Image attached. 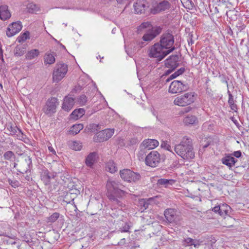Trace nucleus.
Listing matches in <instances>:
<instances>
[{
	"instance_id": "nucleus-1",
	"label": "nucleus",
	"mask_w": 249,
	"mask_h": 249,
	"mask_svg": "<svg viewBox=\"0 0 249 249\" xmlns=\"http://www.w3.org/2000/svg\"><path fill=\"white\" fill-rule=\"evenodd\" d=\"M124 187V186L117 180L109 179L107 181V197L112 204L115 205V207L118 208L122 205V203L118 198L124 194L125 192L123 190Z\"/></svg>"
},
{
	"instance_id": "nucleus-2",
	"label": "nucleus",
	"mask_w": 249,
	"mask_h": 249,
	"mask_svg": "<svg viewBox=\"0 0 249 249\" xmlns=\"http://www.w3.org/2000/svg\"><path fill=\"white\" fill-rule=\"evenodd\" d=\"M174 150L175 152L184 160H189L194 158L192 140L184 137L179 143L175 144Z\"/></svg>"
},
{
	"instance_id": "nucleus-3",
	"label": "nucleus",
	"mask_w": 249,
	"mask_h": 249,
	"mask_svg": "<svg viewBox=\"0 0 249 249\" xmlns=\"http://www.w3.org/2000/svg\"><path fill=\"white\" fill-rule=\"evenodd\" d=\"M173 51L174 48L166 50L157 42L148 48L147 55L151 58H155L157 61H160Z\"/></svg>"
},
{
	"instance_id": "nucleus-4",
	"label": "nucleus",
	"mask_w": 249,
	"mask_h": 249,
	"mask_svg": "<svg viewBox=\"0 0 249 249\" xmlns=\"http://www.w3.org/2000/svg\"><path fill=\"white\" fill-rule=\"evenodd\" d=\"M194 93L187 92L177 96L174 101L175 105L184 107L194 102Z\"/></svg>"
},
{
	"instance_id": "nucleus-5",
	"label": "nucleus",
	"mask_w": 249,
	"mask_h": 249,
	"mask_svg": "<svg viewBox=\"0 0 249 249\" xmlns=\"http://www.w3.org/2000/svg\"><path fill=\"white\" fill-rule=\"evenodd\" d=\"M165 50H170L172 48L175 50L174 46L175 38L174 36L169 32L163 33L160 37V40L158 42Z\"/></svg>"
},
{
	"instance_id": "nucleus-6",
	"label": "nucleus",
	"mask_w": 249,
	"mask_h": 249,
	"mask_svg": "<svg viewBox=\"0 0 249 249\" xmlns=\"http://www.w3.org/2000/svg\"><path fill=\"white\" fill-rule=\"evenodd\" d=\"M120 175L122 179L129 182H137L141 178V176L139 173L134 172L128 169L120 170Z\"/></svg>"
},
{
	"instance_id": "nucleus-7",
	"label": "nucleus",
	"mask_w": 249,
	"mask_h": 249,
	"mask_svg": "<svg viewBox=\"0 0 249 249\" xmlns=\"http://www.w3.org/2000/svg\"><path fill=\"white\" fill-rule=\"evenodd\" d=\"M68 71L67 65L63 63H59L56 65L53 72V81L58 82L65 76Z\"/></svg>"
},
{
	"instance_id": "nucleus-8",
	"label": "nucleus",
	"mask_w": 249,
	"mask_h": 249,
	"mask_svg": "<svg viewBox=\"0 0 249 249\" xmlns=\"http://www.w3.org/2000/svg\"><path fill=\"white\" fill-rule=\"evenodd\" d=\"M160 161V155L156 151L151 152L145 158V164L151 167H155L157 166Z\"/></svg>"
},
{
	"instance_id": "nucleus-9",
	"label": "nucleus",
	"mask_w": 249,
	"mask_h": 249,
	"mask_svg": "<svg viewBox=\"0 0 249 249\" xmlns=\"http://www.w3.org/2000/svg\"><path fill=\"white\" fill-rule=\"evenodd\" d=\"M188 89L187 84L181 81L174 80L170 84L169 92L171 93H179L185 91Z\"/></svg>"
},
{
	"instance_id": "nucleus-10",
	"label": "nucleus",
	"mask_w": 249,
	"mask_h": 249,
	"mask_svg": "<svg viewBox=\"0 0 249 249\" xmlns=\"http://www.w3.org/2000/svg\"><path fill=\"white\" fill-rule=\"evenodd\" d=\"M114 133V129H105L97 133L93 140L95 142H104L110 138Z\"/></svg>"
},
{
	"instance_id": "nucleus-11",
	"label": "nucleus",
	"mask_w": 249,
	"mask_h": 249,
	"mask_svg": "<svg viewBox=\"0 0 249 249\" xmlns=\"http://www.w3.org/2000/svg\"><path fill=\"white\" fill-rule=\"evenodd\" d=\"M57 105V99L56 98L52 97L49 99L43 108L44 113L49 116H51L56 112Z\"/></svg>"
},
{
	"instance_id": "nucleus-12",
	"label": "nucleus",
	"mask_w": 249,
	"mask_h": 249,
	"mask_svg": "<svg viewBox=\"0 0 249 249\" xmlns=\"http://www.w3.org/2000/svg\"><path fill=\"white\" fill-rule=\"evenodd\" d=\"M32 164L31 158L29 156H24L21 159L18 165L19 169H18V171L22 174L27 173L30 169Z\"/></svg>"
},
{
	"instance_id": "nucleus-13",
	"label": "nucleus",
	"mask_w": 249,
	"mask_h": 249,
	"mask_svg": "<svg viewBox=\"0 0 249 249\" xmlns=\"http://www.w3.org/2000/svg\"><path fill=\"white\" fill-rule=\"evenodd\" d=\"M162 29L160 27H154L151 30H146L142 39L143 41L149 42L152 40L161 32Z\"/></svg>"
},
{
	"instance_id": "nucleus-14",
	"label": "nucleus",
	"mask_w": 249,
	"mask_h": 249,
	"mask_svg": "<svg viewBox=\"0 0 249 249\" xmlns=\"http://www.w3.org/2000/svg\"><path fill=\"white\" fill-rule=\"evenodd\" d=\"M22 25L20 21L13 22L10 24L6 30V35L8 37H11L18 33L22 29Z\"/></svg>"
},
{
	"instance_id": "nucleus-15",
	"label": "nucleus",
	"mask_w": 249,
	"mask_h": 249,
	"mask_svg": "<svg viewBox=\"0 0 249 249\" xmlns=\"http://www.w3.org/2000/svg\"><path fill=\"white\" fill-rule=\"evenodd\" d=\"M178 55H172L165 60L164 64L166 67L171 69L167 71L168 73L171 72L178 66Z\"/></svg>"
},
{
	"instance_id": "nucleus-16",
	"label": "nucleus",
	"mask_w": 249,
	"mask_h": 249,
	"mask_svg": "<svg viewBox=\"0 0 249 249\" xmlns=\"http://www.w3.org/2000/svg\"><path fill=\"white\" fill-rule=\"evenodd\" d=\"M171 7L170 2L166 0H163L154 7L152 9V12L154 14H156L161 12L169 10Z\"/></svg>"
},
{
	"instance_id": "nucleus-17",
	"label": "nucleus",
	"mask_w": 249,
	"mask_h": 249,
	"mask_svg": "<svg viewBox=\"0 0 249 249\" xmlns=\"http://www.w3.org/2000/svg\"><path fill=\"white\" fill-rule=\"evenodd\" d=\"M149 7L146 0H137L134 4V10L137 14H142Z\"/></svg>"
},
{
	"instance_id": "nucleus-18",
	"label": "nucleus",
	"mask_w": 249,
	"mask_h": 249,
	"mask_svg": "<svg viewBox=\"0 0 249 249\" xmlns=\"http://www.w3.org/2000/svg\"><path fill=\"white\" fill-rule=\"evenodd\" d=\"M56 174L53 173H50L47 169L42 170L41 174V179L45 185L50 184L51 179L54 178Z\"/></svg>"
},
{
	"instance_id": "nucleus-19",
	"label": "nucleus",
	"mask_w": 249,
	"mask_h": 249,
	"mask_svg": "<svg viewBox=\"0 0 249 249\" xmlns=\"http://www.w3.org/2000/svg\"><path fill=\"white\" fill-rule=\"evenodd\" d=\"M164 216L169 223L177 222L176 212L174 209H167L164 211Z\"/></svg>"
},
{
	"instance_id": "nucleus-20",
	"label": "nucleus",
	"mask_w": 249,
	"mask_h": 249,
	"mask_svg": "<svg viewBox=\"0 0 249 249\" xmlns=\"http://www.w3.org/2000/svg\"><path fill=\"white\" fill-rule=\"evenodd\" d=\"M11 14L9 10L8 6L6 5L0 6V19L2 20H6L10 18Z\"/></svg>"
},
{
	"instance_id": "nucleus-21",
	"label": "nucleus",
	"mask_w": 249,
	"mask_h": 249,
	"mask_svg": "<svg viewBox=\"0 0 249 249\" xmlns=\"http://www.w3.org/2000/svg\"><path fill=\"white\" fill-rule=\"evenodd\" d=\"M6 130L8 132L9 135H15L18 136L19 134H22V133L20 129H19L15 124L12 123H9L6 124Z\"/></svg>"
},
{
	"instance_id": "nucleus-22",
	"label": "nucleus",
	"mask_w": 249,
	"mask_h": 249,
	"mask_svg": "<svg viewBox=\"0 0 249 249\" xmlns=\"http://www.w3.org/2000/svg\"><path fill=\"white\" fill-rule=\"evenodd\" d=\"M97 158L98 155L96 152H93L90 153L86 158V165L90 168H92L94 163L96 162Z\"/></svg>"
},
{
	"instance_id": "nucleus-23",
	"label": "nucleus",
	"mask_w": 249,
	"mask_h": 249,
	"mask_svg": "<svg viewBox=\"0 0 249 249\" xmlns=\"http://www.w3.org/2000/svg\"><path fill=\"white\" fill-rule=\"evenodd\" d=\"M75 102L72 97L66 96L64 99L62 108L67 111H70L72 108Z\"/></svg>"
},
{
	"instance_id": "nucleus-24",
	"label": "nucleus",
	"mask_w": 249,
	"mask_h": 249,
	"mask_svg": "<svg viewBox=\"0 0 249 249\" xmlns=\"http://www.w3.org/2000/svg\"><path fill=\"white\" fill-rule=\"evenodd\" d=\"M159 142L155 139H147L144 140L142 143V147L147 150L153 149L159 145Z\"/></svg>"
},
{
	"instance_id": "nucleus-25",
	"label": "nucleus",
	"mask_w": 249,
	"mask_h": 249,
	"mask_svg": "<svg viewBox=\"0 0 249 249\" xmlns=\"http://www.w3.org/2000/svg\"><path fill=\"white\" fill-rule=\"evenodd\" d=\"M27 47L26 44L18 45L14 50V54L17 56L23 55L26 51Z\"/></svg>"
},
{
	"instance_id": "nucleus-26",
	"label": "nucleus",
	"mask_w": 249,
	"mask_h": 249,
	"mask_svg": "<svg viewBox=\"0 0 249 249\" xmlns=\"http://www.w3.org/2000/svg\"><path fill=\"white\" fill-rule=\"evenodd\" d=\"M237 161V160L231 156H225L222 159V163L230 168L234 165Z\"/></svg>"
},
{
	"instance_id": "nucleus-27",
	"label": "nucleus",
	"mask_w": 249,
	"mask_h": 249,
	"mask_svg": "<svg viewBox=\"0 0 249 249\" xmlns=\"http://www.w3.org/2000/svg\"><path fill=\"white\" fill-rule=\"evenodd\" d=\"M175 183L174 179H167L165 178H160L158 179L157 184L160 187H164L165 188L169 187Z\"/></svg>"
},
{
	"instance_id": "nucleus-28",
	"label": "nucleus",
	"mask_w": 249,
	"mask_h": 249,
	"mask_svg": "<svg viewBox=\"0 0 249 249\" xmlns=\"http://www.w3.org/2000/svg\"><path fill=\"white\" fill-rule=\"evenodd\" d=\"M85 112V111L83 108L75 109L70 115L71 118L73 120H77L82 117Z\"/></svg>"
},
{
	"instance_id": "nucleus-29",
	"label": "nucleus",
	"mask_w": 249,
	"mask_h": 249,
	"mask_svg": "<svg viewBox=\"0 0 249 249\" xmlns=\"http://www.w3.org/2000/svg\"><path fill=\"white\" fill-rule=\"evenodd\" d=\"M39 51L37 49H33L27 52L25 55L27 60H31L36 58L39 54Z\"/></svg>"
},
{
	"instance_id": "nucleus-30",
	"label": "nucleus",
	"mask_w": 249,
	"mask_h": 249,
	"mask_svg": "<svg viewBox=\"0 0 249 249\" xmlns=\"http://www.w3.org/2000/svg\"><path fill=\"white\" fill-rule=\"evenodd\" d=\"M231 212V207L226 204H223L220 205V210L219 215L224 216L225 215H230Z\"/></svg>"
},
{
	"instance_id": "nucleus-31",
	"label": "nucleus",
	"mask_w": 249,
	"mask_h": 249,
	"mask_svg": "<svg viewBox=\"0 0 249 249\" xmlns=\"http://www.w3.org/2000/svg\"><path fill=\"white\" fill-rule=\"evenodd\" d=\"M197 122V119L194 115H188L183 120V122L186 125L195 124Z\"/></svg>"
},
{
	"instance_id": "nucleus-32",
	"label": "nucleus",
	"mask_w": 249,
	"mask_h": 249,
	"mask_svg": "<svg viewBox=\"0 0 249 249\" xmlns=\"http://www.w3.org/2000/svg\"><path fill=\"white\" fill-rule=\"evenodd\" d=\"M3 158L5 160L14 162L16 160V155L11 151H7L3 154Z\"/></svg>"
},
{
	"instance_id": "nucleus-33",
	"label": "nucleus",
	"mask_w": 249,
	"mask_h": 249,
	"mask_svg": "<svg viewBox=\"0 0 249 249\" xmlns=\"http://www.w3.org/2000/svg\"><path fill=\"white\" fill-rule=\"evenodd\" d=\"M83 127L84 126L82 124H74L71 127L70 132L72 135H76L78 134L82 129H83Z\"/></svg>"
},
{
	"instance_id": "nucleus-34",
	"label": "nucleus",
	"mask_w": 249,
	"mask_h": 249,
	"mask_svg": "<svg viewBox=\"0 0 249 249\" xmlns=\"http://www.w3.org/2000/svg\"><path fill=\"white\" fill-rule=\"evenodd\" d=\"M106 170L111 173L116 172L117 170V168L116 166L115 163L112 160H109L106 164Z\"/></svg>"
},
{
	"instance_id": "nucleus-35",
	"label": "nucleus",
	"mask_w": 249,
	"mask_h": 249,
	"mask_svg": "<svg viewBox=\"0 0 249 249\" xmlns=\"http://www.w3.org/2000/svg\"><path fill=\"white\" fill-rule=\"evenodd\" d=\"M69 144L71 149L75 151L80 150L82 147V143L80 142L71 141Z\"/></svg>"
},
{
	"instance_id": "nucleus-36",
	"label": "nucleus",
	"mask_w": 249,
	"mask_h": 249,
	"mask_svg": "<svg viewBox=\"0 0 249 249\" xmlns=\"http://www.w3.org/2000/svg\"><path fill=\"white\" fill-rule=\"evenodd\" d=\"M44 63L45 64H52L55 62V58L54 56L50 53H46L44 56Z\"/></svg>"
},
{
	"instance_id": "nucleus-37",
	"label": "nucleus",
	"mask_w": 249,
	"mask_h": 249,
	"mask_svg": "<svg viewBox=\"0 0 249 249\" xmlns=\"http://www.w3.org/2000/svg\"><path fill=\"white\" fill-rule=\"evenodd\" d=\"M152 198H150L148 200H145L144 199H142L139 200V206L141 207V212L143 211L144 210L146 209L149 205V201L152 200Z\"/></svg>"
},
{
	"instance_id": "nucleus-38",
	"label": "nucleus",
	"mask_w": 249,
	"mask_h": 249,
	"mask_svg": "<svg viewBox=\"0 0 249 249\" xmlns=\"http://www.w3.org/2000/svg\"><path fill=\"white\" fill-rule=\"evenodd\" d=\"M186 246H190L193 245L194 247L197 248L200 245L198 241L195 240L191 238H187L184 240Z\"/></svg>"
},
{
	"instance_id": "nucleus-39",
	"label": "nucleus",
	"mask_w": 249,
	"mask_h": 249,
	"mask_svg": "<svg viewBox=\"0 0 249 249\" xmlns=\"http://www.w3.org/2000/svg\"><path fill=\"white\" fill-rule=\"evenodd\" d=\"M146 151L147 149L144 147H142V144L140 147V150L137 154V157L139 160H145V156L147 152Z\"/></svg>"
},
{
	"instance_id": "nucleus-40",
	"label": "nucleus",
	"mask_w": 249,
	"mask_h": 249,
	"mask_svg": "<svg viewBox=\"0 0 249 249\" xmlns=\"http://www.w3.org/2000/svg\"><path fill=\"white\" fill-rule=\"evenodd\" d=\"M28 38H29V32L27 31L18 36L17 41L19 43H22L25 42Z\"/></svg>"
},
{
	"instance_id": "nucleus-41",
	"label": "nucleus",
	"mask_w": 249,
	"mask_h": 249,
	"mask_svg": "<svg viewBox=\"0 0 249 249\" xmlns=\"http://www.w3.org/2000/svg\"><path fill=\"white\" fill-rule=\"evenodd\" d=\"M28 11L31 13H36L39 11L38 7L35 4L30 3L27 5Z\"/></svg>"
},
{
	"instance_id": "nucleus-42",
	"label": "nucleus",
	"mask_w": 249,
	"mask_h": 249,
	"mask_svg": "<svg viewBox=\"0 0 249 249\" xmlns=\"http://www.w3.org/2000/svg\"><path fill=\"white\" fill-rule=\"evenodd\" d=\"M154 27H153L151 24L148 22L142 23L141 25L139 26L138 30L142 31L143 29H146V30H151Z\"/></svg>"
},
{
	"instance_id": "nucleus-43",
	"label": "nucleus",
	"mask_w": 249,
	"mask_h": 249,
	"mask_svg": "<svg viewBox=\"0 0 249 249\" xmlns=\"http://www.w3.org/2000/svg\"><path fill=\"white\" fill-rule=\"evenodd\" d=\"M87 101V98L86 95L83 94L79 96L77 99V102L80 106H84L86 104Z\"/></svg>"
},
{
	"instance_id": "nucleus-44",
	"label": "nucleus",
	"mask_w": 249,
	"mask_h": 249,
	"mask_svg": "<svg viewBox=\"0 0 249 249\" xmlns=\"http://www.w3.org/2000/svg\"><path fill=\"white\" fill-rule=\"evenodd\" d=\"M136 46H134L136 50H139L145 46L147 43L146 41H143V40H138L136 41Z\"/></svg>"
},
{
	"instance_id": "nucleus-45",
	"label": "nucleus",
	"mask_w": 249,
	"mask_h": 249,
	"mask_svg": "<svg viewBox=\"0 0 249 249\" xmlns=\"http://www.w3.org/2000/svg\"><path fill=\"white\" fill-rule=\"evenodd\" d=\"M185 71V69L184 68H181L179 70H178L177 71L175 72L174 73H173L172 75H170L169 79H173L177 77L179 75L182 74Z\"/></svg>"
},
{
	"instance_id": "nucleus-46",
	"label": "nucleus",
	"mask_w": 249,
	"mask_h": 249,
	"mask_svg": "<svg viewBox=\"0 0 249 249\" xmlns=\"http://www.w3.org/2000/svg\"><path fill=\"white\" fill-rule=\"evenodd\" d=\"M160 146L162 148H164L166 150L174 153L171 149V147L170 145L167 142H164V141L162 142Z\"/></svg>"
},
{
	"instance_id": "nucleus-47",
	"label": "nucleus",
	"mask_w": 249,
	"mask_h": 249,
	"mask_svg": "<svg viewBox=\"0 0 249 249\" xmlns=\"http://www.w3.org/2000/svg\"><path fill=\"white\" fill-rule=\"evenodd\" d=\"M59 217V213H54L49 217V221L51 222H54L58 219Z\"/></svg>"
},
{
	"instance_id": "nucleus-48",
	"label": "nucleus",
	"mask_w": 249,
	"mask_h": 249,
	"mask_svg": "<svg viewBox=\"0 0 249 249\" xmlns=\"http://www.w3.org/2000/svg\"><path fill=\"white\" fill-rule=\"evenodd\" d=\"M228 95H229V100H228V103L230 105H231V104L234 103V101L233 99V97L232 95V94L231 93L230 91L228 90Z\"/></svg>"
},
{
	"instance_id": "nucleus-49",
	"label": "nucleus",
	"mask_w": 249,
	"mask_h": 249,
	"mask_svg": "<svg viewBox=\"0 0 249 249\" xmlns=\"http://www.w3.org/2000/svg\"><path fill=\"white\" fill-rule=\"evenodd\" d=\"M121 230H119L118 231V232L119 233V232H127L128 231V230L129 229V227L127 225H125L124 227L120 228Z\"/></svg>"
},
{
	"instance_id": "nucleus-50",
	"label": "nucleus",
	"mask_w": 249,
	"mask_h": 249,
	"mask_svg": "<svg viewBox=\"0 0 249 249\" xmlns=\"http://www.w3.org/2000/svg\"><path fill=\"white\" fill-rule=\"evenodd\" d=\"M8 182L13 187H16L18 186V182L16 181H13L11 179L9 178Z\"/></svg>"
},
{
	"instance_id": "nucleus-51",
	"label": "nucleus",
	"mask_w": 249,
	"mask_h": 249,
	"mask_svg": "<svg viewBox=\"0 0 249 249\" xmlns=\"http://www.w3.org/2000/svg\"><path fill=\"white\" fill-rule=\"evenodd\" d=\"M225 219H227V220H228V221H231V224L228 225L226 226V227H232L233 226V222L234 221V219H233L232 217L229 216V217H227V218H225Z\"/></svg>"
},
{
	"instance_id": "nucleus-52",
	"label": "nucleus",
	"mask_w": 249,
	"mask_h": 249,
	"mask_svg": "<svg viewBox=\"0 0 249 249\" xmlns=\"http://www.w3.org/2000/svg\"><path fill=\"white\" fill-rule=\"evenodd\" d=\"M241 152L240 151H235L233 153L232 156L236 157V158H239L241 156Z\"/></svg>"
},
{
	"instance_id": "nucleus-53",
	"label": "nucleus",
	"mask_w": 249,
	"mask_h": 249,
	"mask_svg": "<svg viewBox=\"0 0 249 249\" xmlns=\"http://www.w3.org/2000/svg\"><path fill=\"white\" fill-rule=\"evenodd\" d=\"M230 107L231 110H232L236 112L237 110V107L236 104H231V105H230Z\"/></svg>"
},
{
	"instance_id": "nucleus-54",
	"label": "nucleus",
	"mask_w": 249,
	"mask_h": 249,
	"mask_svg": "<svg viewBox=\"0 0 249 249\" xmlns=\"http://www.w3.org/2000/svg\"><path fill=\"white\" fill-rule=\"evenodd\" d=\"M220 205L215 206L213 209V211L214 212H215L216 213H218L219 214V212H220Z\"/></svg>"
},
{
	"instance_id": "nucleus-55",
	"label": "nucleus",
	"mask_w": 249,
	"mask_h": 249,
	"mask_svg": "<svg viewBox=\"0 0 249 249\" xmlns=\"http://www.w3.org/2000/svg\"><path fill=\"white\" fill-rule=\"evenodd\" d=\"M125 244V238H122L121 239L120 242H118L116 245L118 246H123Z\"/></svg>"
},
{
	"instance_id": "nucleus-56",
	"label": "nucleus",
	"mask_w": 249,
	"mask_h": 249,
	"mask_svg": "<svg viewBox=\"0 0 249 249\" xmlns=\"http://www.w3.org/2000/svg\"><path fill=\"white\" fill-rule=\"evenodd\" d=\"M221 7L219 6L218 7H215L214 8L213 12L215 14L219 13L220 12L219 10H221Z\"/></svg>"
},
{
	"instance_id": "nucleus-57",
	"label": "nucleus",
	"mask_w": 249,
	"mask_h": 249,
	"mask_svg": "<svg viewBox=\"0 0 249 249\" xmlns=\"http://www.w3.org/2000/svg\"><path fill=\"white\" fill-rule=\"evenodd\" d=\"M233 12H234L233 11L230 10L228 12V11L226 12V15H227L228 17H229L230 18H232V17H230V16L231 15V13H233Z\"/></svg>"
},
{
	"instance_id": "nucleus-58",
	"label": "nucleus",
	"mask_w": 249,
	"mask_h": 249,
	"mask_svg": "<svg viewBox=\"0 0 249 249\" xmlns=\"http://www.w3.org/2000/svg\"><path fill=\"white\" fill-rule=\"evenodd\" d=\"M48 149H49L50 152H52L53 154H55V153H55V151L54 150V149L52 146H49L48 147Z\"/></svg>"
},
{
	"instance_id": "nucleus-59",
	"label": "nucleus",
	"mask_w": 249,
	"mask_h": 249,
	"mask_svg": "<svg viewBox=\"0 0 249 249\" xmlns=\"http://www.w3.org/2000/svg\"><path fill=\"white\" fill-rule=\"evenodd\" d=\"M98 127V125L96 124H92V125H91V128L92 129H96L97 130V128Z\"/></svg>"
},
{
	"instance_id": "nucleus-60",
	"label": "nucleus",
	"mask_w": 249,
	"mask_h": 249,
	"mask_svg": "<svg viewBox=\"0 0 249 249\" xmlns=\"http://www.w3.org/2000/svg\"><path fill=\"white\" fill-rule=\"evenodd\" d=\"M14 165H13V167L14 168H16L17 167V166H18V164L15 162V161H14Z\"/></svg>"
},
{
	"instance_id": "nucleus-61",
	"label": "nucleus",
	"mask_w": 249,
	"mask_h": 249,
	"mask_svg": "<svg viewBox=\"0 0 249 249\" xmlns=\"http://www.w3.org/2000/svg\"><path fill=\"white\" fill-rule=\"evenodd\" d=\"M211 241L212 242V243H215V240L214 239H212Z\"/></svg>"
},
{
	"instance_id": "nucleus-62",
	"label": "nucleus",
	"mask_w": 249,
	"mask_h": 249,
	"mask_svg": "<svg viewBox=\"0 0 249 249\" xmlns=\"http://www.w3.org/2000/svg\"><path fill=\"white\" fill-rule=\"evenodd\" d=\"M209 144H206L204 146H203V148L205 149V148L207 147Z\"/></svg>"
},
{
	"instance_id": "nucleus-63",
	"label": "nucleus",
	"mask_w": 249,
	"mask_h": 249,
	"mask_svg": "<svg viewBox=\"0 0 249 249\" xmlns=\"http://www.w3.org/2000/svg\"><path fill=\"white\" fill-rule=\"evenodd\" d=\"M2 50L1 49H0V54L2 55Z\"/></svg>"
},
{
	"instance_id": "nucleus-64",
	"label": "nucleus",
	"mask_w": 249,
	"mask_h": 249,
	"mask_svg": "<svg viewBox=\"0 0 249 249\" xmlns=\"http://www.w3.org/2000/svg\"><path fill=\"white\" fill-rule=\"evenodd\" d=\"M74 207L76 209H77L76 206L75 205H74Z\"/></svg>"
}]
</instances>
